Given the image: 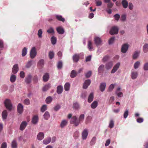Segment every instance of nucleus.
Listing matches in <instances>:
<instances>
[{"instance_id": "c03bdc74", "label": "nucleus", "mask_w": 148, "mask_h": 148, "mask_svg": "<svg viewBox=\"0 0 148 148\" xmlns=\"http://www.w3.org/2000/svg\"><path fill=\"white\" fill-rule=\"evenodd\" d=\"M51 41L52 44L54 45L56 44V38L52 36L51 38Z\"/></svg>"}, {"instance_id": "2f4dec72", "label": "nucleus", "mask_w": 148, "mask_h": 148, "mask_svg": "<svg viewBox=\"0 0 148 148\" xmlns=\"http://www.w3.org/2000/svg\"><path fill=\"white\" fill-rule=\"evenodd\" d=\"M98 102L97 101H94L91 104V107L92 109L95 108L97 106Z\"/></svg>"}, {"instance_id": "338daca9", "label": "nucleus", "mask_w": 148, "mask_h": 148, "mask_svg": "<svg viewBox=\"0 0 148 148\" xmlns=\"http://www.w3.org/2000/svg\"><path fill=\"white\" fill-rule=\"evenodd\" d=\"M7 145L5 142L3 143L1 145V148H6Z\"/></svg>"}, {"instance_id": "473e14b6", "label": "nucleus", "mask_w": 148, "mask_h": 148, "mask_svg": "<svg viewBox=\"0 0 148 148\" xmlns=\"http://www.w3.org/2000/svg\"><path fill=\"white\" fill-rule=\"evenodd\" d=\"M84 114H82L80 115L78 120V121H79V124L80 122H83L84 119Z\"/></svg>"}, {"instance_id": "f704fd0d", "label": "nucleus", "mask_w": 148, "mask_h": 148, "mask_svg": "<svg viewBox=\"0 0 148 148\" xmlns=\"http://www.w3.org/2000/svg\"><path fill=\"white\" fill-rule=\"evenodd\" d=\"M44 118L47 120L50 117V114L49 112L47 111H46L44 114Z\"/></svg>"}, {"instance_id": "8fccbe9b", "label": "nucleus", "mask_w": 148, "mask_h": 148, "mask_svg": "<svg viewBox=\"0 0 148 148\" xmlns=\"http://www.w3.org/2000/svg\"><path fill=\"white\" fill-rule=\"evenodd\" d=\"M42 31L41 29H40L38 30V35L39 38H41L42 37Z\"/></svg>"}, {"instance_id": "e433bc0d", "label": "nucleus", "mask_w": 148, "mask_h": 148, "mask_svg": "<svg viewBox=\"0 0 148 148\" xmlns=\"http://www.w3.org/2000/svg\"><path fill=\"white\" fill-rule=\"evenodd\" d=\"M104 66L103 65H101L98 68V72L99 73H101L103 72Z\"/></svg>"}, {"instance_id": "3c124183", "label": "nucleus", "mask_w": 148, "mask_h": 148, "mask_svg": "<svg viewBox=\"0 0 148 148\" xmlns=\"http://www.w3.org/2000/svg\"><path fill=\"white\" fill-rule=\"evenodd\" d=\"M139 53L138 51L135 52L133 56V59H136L138 56Z\"/></svg>"}, {"instance_id": "4468645a", "label": "nucleus", "mask_w": 148, "mask_h": 148, "mask_svg": "<svg viewBox=\"0 0 148 148\" xmlns=\"http://www.w3.org/2000/svg\"><path fill=\"white\" fill-rule=\"evenodd\" d=\"M18 70V65L17 64L14 65L12 69V72L14 74L16 73Z\"/></svg>"}, {"instance_id": "de8ad7c7", "label": "nucleus", "mask_w": 148, "mask_h": 148, "mask_svg": "<svg viewBox=\"0 0 148 148\" xmlns=\"http://www.w3.org/2000/svg\"><path fill=\"white\" fill-rule=\"evenodd\" d=\"M96 137H95L92 138L90 142V145H92L95 144L96 141Z\"/></svg>"}, {"instance_id": "f3484780", "label": "nucleus", "mask_w": 148, "mask_h": 148, "mask_svg": "<svg viewBox=\"0 0 148 148\" xmlns=\"http://www.w3.org/2000/svg\"><path fill=\"white\" fill-rule=\"evenodd\" d=\"M44 137V134L43 132H39L38 134L37 138L39 140H41Z\"/></svg>"}, {"instance_id": "5701e85b", "label": "nucleus", "mask_w": 148, "mask_h": 148, "mask_svg": "<svg viewBox=\"0 0 148 148\" xmlns=\"http://www.w3.org/2000/svg\"><path fill=\"white\" fill-rule=\"evenodd\" d=\"M113 66V64L112 62H110L108 63L106 65V68L107 70L110 69Z\"/></svg>"}, {"instance_id": "9b49d317", "label": "nucleus", "mask_w": 148, "mask_h": 148, "mask_svg": "<svg viewBox=\"0 0 148 148\" xmlns=\"http://www.w3.org/2000/svg\"><path fill=\"white\" fill-rule=\"evenodd\" d=\"M88 132L87 129H85L84 130L82 133V137L83 139L85 140L88 136Z\"/></svg>"}, {"instance_id": "052dcab7", "label": "nucleus", "mask_w": 148, "mask_h": 148, "mask_svg": "<svg viewBox=\"0 0 148 148\" xmlns=\"http://www.w3.org/2000/svg\"><path fill=\"white\" fill-rule=\"evenodd\" d=\"M24 103L26 105H28L30 104L29 100L28 99H25Z\"/></svg>"}, {"instance_id": "9d476101", "label": "nucleus", "mask_w": 148, "mask_h": 148, "mask_svg": "<svg viewBox=\"0 0 148 148\" xmlns=\"http://www.w3.org/2000/svg\"><path fill=\"white\" fill-rule=\"evenodd\" d=\"M94 41L95 43L97 46L100 45L102 42L101 38L97 37L95 38Z\"/></svg>"}, {"instance_id": "0eeeda50", "label": "nucleus", "mask_w": 148, "mask_h": 148, "mask_svg": "<svg viewBox=\"0 0 148 148\" xmlns=\"http://www.w3.org/2000/svg\"><path fill=\"white\" fill-rule=\"evenodd\" d=\"M120 65V63H117L114 66L113 69L111 71V73H115L119 68Z\"/></svg>"}, {"instance_id": "f03ea898", "label": "nucleus", "mask_w": 148, "mask_h": 148, "mask_svg": "<svg viewBox=\"0 0 148 148\" xmlns=\"http://www.w3.org/2000/svg\"><path fill=\"white\" fill-rule=\"evenodd\" d=\"M6 108L9 110H11L12 108V105L10 101L8 99H6L4 102Z\"/></svg>"}, {"instance_id": "c9c22d12", "label": "nucleus", "mask_w": 148, "mask_h": 148, "mask_svg": "<svg viewBox=\"0 0 148 148\" xmlns=\"http://www.w3.org/2000/svg\"><path fill=\"white\" fill-rule=\"evenodd\" d=\"M68 123L67 121L66 120H63L61 122L60 125L61 127L62 128L66 125Z\"/></svg>"}, {"instance_id": "412c9836", "label": "nucleus", "mask_w": 148, "mask_h": 148, "mask_svg": "<svg viewBox=\"0 0 148 148\" xmlns=\"http://www.w3.org/2000/svg\"><path fill=\"white\" fill-rule=\"evenodd\" d=\"M49 78V75L48 73L45 74L43 77V80L45 82L47 81Z\"/></svg>"}, {"instance_id": "c85d7f7f", "label": "nucleus", "mask_w": 148, "mask_h": 148, "mask_svg": "<svg viewBox=\"0 0 148 148\" xmlns=\"http://www.w3.org/2000/svg\"><path fill=\"white\" fill-rule=\"evenodd\" d=\"M88 47L89 50L90 51H92L93 49L92 43L90 40L88 42Z\"/></svg>"}, {"instance_id": "a18cd8bd", "label": "nucleus", "mask_w": 148, "mask_h": 148, "mask_svg": "<svg viewBox=\"0 0 148 148\" xmlns=\"http://www.w3.org/2000/svg\"><path fill=\"white\" fill-rule=\"evenodd\" d=\"M54 53L53 51H50L49 53V56L50 59H52L54 57Z\"/></svg>"}, {"instance_id": "ddd939ff", "label": "nucleus", "mask_w": 148, "mask_h": 148, "mask_svg": "<svg viewBox=\"0 0 148 148\" xmlns=\"http://www.w3.org/2000/svg\"><path fill=\"white\" fill-rule=\"evenodd\" d=\"M27 124V122L24 121L21 123L20 127V130H23L26 127Z\"/></svg>"}, {"instance_id": "4d7b16f0", "label": "nucleus", "mask_w": 148, "mask_h": 148, "mask_svg": "<svg viewBox=\"0 0 148 148\" xmlns=\"http://www.w3.org/2000/svg\"><path fill=\"white\" fill-rule=\"evenodd\" d=\"M129 111L128 110H126L124 112L123 114V117L126 119L128 115Z\"/></svg>"}, {"instance_id": "7ed1b4c3", "label": "nucleus", "mask_w": 148, "mask_h": 148, "mask_svg": "<svg viewBox=\"0 0 148 148\" xmlns=\"http://www.w3.org/2000/svg\"><path fill=\"white\" fill-rule=\"evenodd\" d=\"M70 122L71 124H73L75 126H77L79 125V121L77 120V117L75 116L72 117Z\"/></svg>"}, {"instance_id": "6e6d98bb", "label": "nucleus", "mask_w": 148, "mask_h": 148, "mask_svg": "<svg viewBox=\"0 0 148 148\" xmlns=\"http://www.w3.org/2000/svg\"><path fill=\"white\" fill-rule=\"evenodd\" d=\"M62 66V62L61 61H59L58 63L57 68L58 69H61Z\"/></svg>"}, {"instance_id": "49530a36", "label": "nucleus", "mask_w": 148, "mask_h": 148, "mask_svg": "<svg viewBox=\"0 0 148 148\" xmlns=\"http://www.w3.org/2000/svg\"><path fill=\"white\" fill-rule=\"evenodd\" d=\"M114 126V122L113 120H111L110 121L109 127L110 128H112Z\"/></svg>"}, {"instance_id": "393cba45", "label": "nucleus", "mask_w": 148, "mask_h": 148, "mask_svg": "<svg viewBox=\"0 0 148 148\" xmlns=\"http://www.w3.org/2000/svg\"><path fill=\"white\" fill-rule=\"evenodd\" d=\"M63 91V87L61 86H58L57 87V92L58 94H61Z\"/></svg>"}, {"instance_id": "09e8293b", "label": "nucleus", "mask_w": 148, "mask_h": 148, "mask_svg": "<svg viewBox=\"0 0 148 148\" xmlns=\"http://www.w3.org/2000/svg\"><path fill=\"white\" fill-rule=\"evenodd\" d=\"M47 109V106L46 105H43L41 108V111L44 112Z\"/></svg>"}, {"instance_id": "37998d69", "label": "nucleus", "mask_w": 148, "mask_h": 148, "mask_svg": "<svg viewBox=\"0 0 148 148\" xmlns=\"http://www.w3.org/2000/svg\"><path fill=\"white\" fill-rule=\"evenodd\" d=\"M16 79V77L15 75H12L10 78V81L12 82H14Z\"/></svg>"}, {"instance_id": "603ef678", "label": "nucleus", "mask_w": 148, "mask_h": 148, "mask_svg": "<svg viewBox=\"0 0 148 148\" xmlns=\"http://www.w3.org/2000/svg\"><path fill=\"white\" fill-rule=\"evenodd\" d=\"M32 60L28 61L26 65V67L27 68H30L32 65Z\"/></svg>"}, {"instance_id": "72a5a7b5", "label": "nucleus", "mask_w": 148, "mask_h": 148, "mask_svg": "<svg viewBox=\"0 0 148 148\" xmlns=\"http://www.w3.org/2000/svg\"><path fill=\"white\" fill-rule=\"evenodd\" d=\"M44 64V61L43 59H41L39 60L38 63V65L40 67L43 66Z\"/></svg>"}, {"instance_id": "20e7f679", "label": "nucleus", "mask_w": 148, "mask_h": 148, "mask_svg": "<svg viewBox=\"0 0 148 148\" xmlns=\"http://www.w3.org/2000/svg\"><path fill=\"white\" fill-rule=\"evenodd\" d=\"M119 29L117 27H113L111 29L110 33L111 35L117 34L118 32Z\"/></svg>"}, {"instance_id": "4c0bfd02", "label": "nucleus", "mask_w": 148, "mask_h": 148, "mask_svg": "<svg viewBox=\"0 0 148 148\" xmlns=\"http://www.w3.org/2000/svg\"><path fill=\"white\" fill-rule=\"evenodd\" d=\"M52 101V98L51 96H49L47 97L45 100L46 103L47 104L50 103Z\"/></svg>"}, {"instance_id": "b1692460", "label": "nucleus", "mask_w": 148, "mask_h": 148, "mask_svg": "<svg viewBox=\"0 0 148 148\" xmlns=\"http://www.w3.org/2000/svg\"><path fill=\"white\" fill-rule=\"evenodd\" d=\"M51 138L50 137L45 139L43 141V143L45 145H47L51 141Z\"/></svg>"}, {"instance_id": "864d4df0", "label": "nucleus", "mask_w": 148, "mask_h": 148, "mask_svg": "<svg viewBox=\"0 0 148 148\" xmlns=\"http://www.w3.org/2000/svg\"><path fill=\"white\" fill-rule=\"evenodd\" d=\"M47 32L49 34L54 33V30L53 28L50 27L47 30Z\"/></svg>"}, {"instance_id": "4be33fe9", "label": "nucleus", "mask_w": 148, "mask_h": 148, "mask_svg": "<svg viewBox=\"0 0 148 148\" xmlns=\"http://www.w3.org/2000/svg\"><path fill=\"white\" fill-rule=\"evenodd\" d=\"M32 76L30 75H28L25 78V81L27 84L31 82V81Z\"/></svg>"}, {"instance_id": "dca6fc26", "label": "nucleus", "mask_w": 148, "mask_h": 148, "mask_svg": "<svg viewBox=\"0 0 148 148\" xmlns=\"http://www.w3.org/2000/svg\"><path fill=\"white\" fill-rule=\"evenodd\" d=\"M55 16L56 18V19L59 21H62L63 22H64L65 21V19L63 18L61 15H55Z\"/></svg>"}, {"instance_id": "79ce46f5", "label": "nucleus", "mask_w": 148, "mask_h": 148, "mask_svg": "<svg viewBox=\"0 0 148 148\" xmlns=\"http://www.w3.org/2000/svg\"><path fill=\"white\" fill-rule=\"evenodd\" d=\"M148 49V45L147 44H145L143 47V50L144 53H146Z\"/></svg>"}, {"instance_id": "c756f323", "label": "nucleus", "mask_w": 148, "mask_h": 148, "mask_svg": "<svg viewBox=\"0 0 148 148\" xmlns=\"http://www.w3.org/2000/svg\"><path fill=\"white\" fill-rule=\"evenodd\" d=\"M138 76L137 72L136 71L132 72L131 73V77L132 79H136Z\"/></svg>"}, {"instance_id": "680f3d73", "label": "nucleus", "mask_w": 148, "mask_h": 148, "mask_svg": "<svg viewBox=\"0 0 148 148\" xmlns=\"http://www.w3.org/2000/svg\"><path fill=\"white\" fill-rule=\"evenodd\" d=\"M60 108V106L59 104H57L54 107V110L56 111H57Z\"/></svg>"}, {"instance_id": "6ab92c4d", "label": "nucleus", "mask_w": 148, "mask_h": 148, "mask_svg": "<svg viewBox=\"0 0 148 148\" xmlns=\"http://www.w3.org/2000/svg\"><path fill=\"white\" fill-rule=\"evenodd\" d=\"M106 84L105 83H102L100 84V89L101 92L103 91L106 87Z\"/></svg>"}, {"instance_id": "a19ab883", "label": "nucleus", "mask_w": 148, "mask_h": 148, "mask_svg": "<svg viewBox=\"0 0 148 148\" xmlns=\"http://www.w3.org/2000/svg\"><path fill=\"white\" fill-rule=\"evenodd\" d=\"M27 53V48L26 47H24L22 51V55L23 57L25 56Z\"/></svg>"}, {"instance_id": "bf43d9fd", "label": "nucleus", "mask_w": 148, "mask_h": 148, "mask_svg": "<svg viewBox=\"0 0 148 148\" xmlns=\"http://www.w3.org/2000/svg\"><path fill=\"white\" fill-rule=\"evenodd\" d=\"M114 85L113 84H111L109 86L108 88L109 92H111L112 91L113 88H114Z\"/></svg>"}, {"instance_id": "2eb2a0df", "label": "nucleus", "mask_w": 148, "mask_h": 148, "mask_svg": "<svg viewBox=\"0 0 148 148\" xmlns=\"http://www.w3.org/2000/svg\"><path fill=\"white\" fill-rule=\"evenodd\" d=\"M73 62H77L79 59V56L78 54H75L73 56Z\"/></svg>"}, {"instance_id": "e2e57ef3", "label": "nucleus", "mask_w": 148, "mask_h": 148, "mask_svg": "<svg viewBox=\"0 0 148 148\" xmlns=\"http://www.w3.org/2000/svg\"><path fill=\"white\" fill-rule=\"evenodd\" d=\"M115 38L114 37H112L109 40V44H112Z\"/></svg>"}, {"instance_id": "ea45409f", "label": "nucleus", "mask_w": 148, "mask_h": 148, "mask_svg": "<svg viewBox=\"0 0 148 148\" xmlns=\"http://www.w3.org/2000/svg\"><path fill=\"white\" fill-rule=\"evenodd\" d=\"M70 87V84L69 83H66L64 86V90L66 91L69 90Z\"/></svg>"}, {"instance_id": "13d9d810", "label": "nucleus", "mask_w": 148, "mask_h": 148, "mask_svg": "<svg viewBox=\"0 0 148 148\" xmlns=\"http://www.w3.org/2000/svg\"><path fill=\"white\" fill-rule=\"evenodd\" d=\"M140 62L139 61H137L135 63L134 66V67L135 69H136L138 68L140 65Z\"/></svg>"}, {"instance_id": "774afa93", "label": "nucleus", "mask_w": 148, "mask_h": 148, "mask_svg": "<svg viewBox=\"0 0 148 148\" xmlns=\"http://www.w3.org/2000/svg\"><path fill=\"white\" fill-rule=\"evenodd\" d=\"M144 69L145 70H148V62L146 63L144 65Z\"/></svg>"}, {"instance_id": "0e129e2a", "label": "nucleus", "mask_w": 148, "mask_h": 148, "mask_svg": "<svg viewBox=\"0 0 148 148\" xmlns=\"http://www.w3.org/2000/svg\"><path fill=\"white\" fill-rule=\"evenodd\" d=\"M114 96H111L110 97L109 100V103L110 104H111L114 101Z\"/></svg>"}, {"instance_id": "bb28decb", "label": "nucleus", "mask_w": 148, "mask_h": 148, "mask_svg": "<svg viewBox=\"0 0 148 148\" xmlns=\"http://www.w3.org/2000/svg\"><path fill=\"white\" fill-rule=\"evenodd\" d=\"M93 98L94 96L93 93H90L88 97V102L89 103L93 101Z\"/></svg>"}, {"instance_id": "69168bd1", "label": "nucleus", "mask_w": 148, "mask_h": 148, "mask_svg": "<svg viewBox=\"0 0 148 148\" xmlns=\"http://www.w3.org/2000/svg\"><path fill=\"white\" fill-rule=\"evenodd\" d=\"M91 74L92 72L91 71H89L86 74L85 76L86 77L89 78L91 76Z\"/></svg>"}, {"instance_id": "1a4fd4ad", "label": "nucleus", "mask_w": 148, "mask_h": 148, "mask_svg": "<svg viewBox=\"0 0 148 148\" xmlns=\"http://www.w3.org/2000/svg\"><path fill=\"white\" fill-rule=\"evenodd\" d=\"M91 83L90 79L86 80L84 83L83 86V88L86 89L87 88L88 86L90 85Z\"/></svg>"}, {"instance_id": "58836bf2", "label": "nucleus", "mask_w": 148, "mask_h": 148, "mask_svg": "<svg viewBox=\"0 0 148 148\" xmlns=\"http://www.w3.org/2000/svg\"><path fill=\"white\" fill-rule=\"evenodd\" d=\"M11 146L12 148H17V143L15 140H13L12 142Z\"/></svg>"}, {"instance_id": "a211bd4d", "label": "nucleus", "mask_w": 148, "mask_h": 148, "mask_svg": "<svg viewBox=\"0 0 148 148\" xmlns=\"http://www.w3.org/2000/svg\"><path fill=\"white\" fill-rule=\"evenodd\" d=\"M56 30L59 34H63L64 33V29L61 27H57L56 28Z\"/></svg>"}, {"instance_id": "aec40b11", "label": "nucleus", "mask_w": 148, "mask_h": 148, "mask_svg": "<svg viewBox=\"0 0 148 148\" xmlns=\"http://www.w3.org/2000/svg\"><path fill=\"white\" fill-rule=\"evenodd\" d=\"M121 3L123 8H126L128 6V3L126 0H122Z\"/></svg>"}, {"instance_id": "f8f14e48", "label": "nucleus", "mask_w": 148, "mask_h": 148, "mask_svg": "<svg viewBox=\"0 0 148 148\" xmlns=\"http://www.w3.org/2000/svg\"><path fill=\"white\" fill-rule=\"evenodd\" d=\"M38 117L37 115H34L32 118V122L34 124H36L38 122Z\"/></svg>"}, {"instance_id": "7c9ffc66", "label": "nucleus", "mask_w": 148, "mask_h": 148, "mask_svg": "<svg viewBox=\"0 0 148 148\" xmlns=\"http://www.w3.org/2000/svg\"><path fill=\"white\" fill-rule=\"evenodd\" d=\"M8 115L7 111L6 110H4L2 112V116L3 119H6Z\"/></svg>"}, {"instance_id": "6e6552de", "label": "nucleus", "mask_w": 148, "mask_h": 148, "mask_svg": "<svg viewBox=\"0 0 148 148\" xmlns=\"http://www.w3.org/2000/svg\"><path fill=\"white\" fill-rule=\"evenodd\" d=\"M120 65V63H117L114 66L113 69L111 71V73H115L119 68Z\"/></svg>"}, {"instance_id": "a878e982", "label": "nucleus", "mask_w": 148, "mask_h": 148, "mask_svg": "<svg viewBox=\"0 0 148 148\" xmlns=\"http://www.w3.org/2000/svg\"><path fill=\"white\" fill-rule=\"evenodd\" d=\"M77 73L75 70H73L71 72L70 77L72 78L75 77L76 76Z\"/></svg>"}, {"instance_id": "cd10ccee", "label": "nucleus", "mask_w": 148, "mask_h": 148, "mask_svg": "<svg viewBox=\"0 0 148 148\" xmlns=\"http://www.w3.org/2000/svg\"><path fill=\"white\" fill-rule=\"evenodd\" d=\"M51 87V84H48L45 85L42 88V90L43 91H45L50 88Z\"/></svg>"}, {"instance_id": "39448f33", "label": "nucleus", "mask_w": 148, "mask_h": 148, "mask_svg": "<svg viewBox=\"0 0 148 148\" xmlns=\"http://www.w3.org/2000/svg\"><path fill=\"white\" fill-rule=\"evenodd\" d=\"M17 112L19 114H21L23 113V107L21 103L18 104L17 106Z\"/></svg>"}, {"instance_id": "423d86ee", "label": "nucleus", "mask_w": 148, "mask_h": 148, "mask_svg": "<svg viewBox=\"0 0 148 148\" xmlns=\"http://www.w3.org/2000/svg\"><path fill=\"white\" fill-rule=\"evenodd\" d=\"M128 48V46L127 44H125L122 46L121 49V51L123 53H125L127 50Z\"/></svg>"}, {"instance_id": "5fc2aeb1", "label": "nucleus", "mask_w": 148, "mask_h": 148, "mask_svg": "<svg viewBox=\"0 0 148 148\" xmlns=\"http://www.w3.org/2000/svg\"><path fill=\"white\" fill-rule=\"evenodd\" d=\"M73 108L76 109H77L79 108V105L77 103H75L73 104Z\"/></svg>"}, {"instance_id": "f257e3e1", "label": "nucleus", "mask_w": 148, "mask_h": 148, "mask_svg": "<svg viewBox=\"0 0 148 148\" xmlns=\"http://www.w3.org/2000/svg\"><path fill=\"white\" fill-rule=\"evenodd\" d=\"M37 52L35 47H33L31 49L30 52V57L31 59L34 58L36 56Z\"/></svg>"}]
</instances>
